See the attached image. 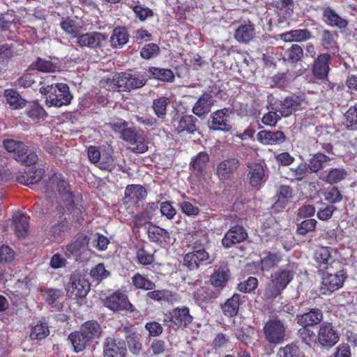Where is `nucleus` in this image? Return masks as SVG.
<instances>
[{
  "label": "nucleus",
  "mask_w": 357,
  "mask_h": 357,
  "mask_svg": "<svg viewBox=\"0 0 357 357\" xmlns=\"http://www.w3.org/2000/svg\"><path fill=\"white\" fill-rule=\"evenodd\" d=\"M170 100L167 97H160L153 101L152 108L155 114L161 119H164L167 114V107Z\"/></svg>",
  "instance_id": "nucleus-41"
},
{
  "label": "nucleus",
  "mask_w": 357,
  "mask_h": 357,
  "mask_svg": "<svg viewBox=\"0 0 357 357\" xmlns=\"http://www.w3.org/2000/svg\"><path fill=\"white\" fill-rule=\"evenodd\" d=\"M171 321L178 327H186L192 323L193 320L192 316L190 314L189 308L183 307L181 308L176 307L169 312V315L164 321Z\"/></svg>",
  "instance_id": "nucleus-18"
},
{
  "label": "nucleus",
  "mask_w": 357,
  "mask_h": 357,
  "mask_svg": "<svg viewBox=\"0 0 357 357\" xmlns=\"http://www.w3.org/2000/svg\"><path fill=\"white\" fill-rule=\"evenodd\" d=\"M43 170L42 169H36L34 172L32 170L25 171L17 176L16 180L23 185L30 186L39 182L43 178Z\"/></svg>",
  "instance_id": "nucleus-32"
},
{
  "label": "nucleus",
  "mask_w": 357,
  "mask_h": 357,
  "mask_svg": "<svg viewBox=\"0 0 357 357\" xmlns=\"http://www.w3.org/2000/svg\"><path fill=\"white\" fill-rule=\"evenodd\" d=\"M228 109L225 108L213 112L211 115L212 120L208 121V127L214 130L228 131L231 126L228 124L227 120V113Z\"/></svg>",
  "instance_id": "nucleus-23"
},
{
  "label": "nucleus",
  "mask_w": 357,
  "mask_h": 357,
  "mask_svg": "<svg viewBox=\"0 0 357 357\" xmlns=\"http://www.w3.org/2000/svg\"><path fill=\"white\" fill-rule=\"evenodd\" d=\"M54 87H55V92L47 97V105L59 107L70 104L73 96L69 91L68 86L66 84L59 83Z\"/></svg>",
  "instance_id": "nucleus-8"
},
{
  "label": "nucleus",
  "mask_w": 357,
  "mask_h": 357,
  "mask_svg": "<svg viewBox=\"0 0 357 357\" xmlns=\"http://www.w3.org/2000/svg\"><path fill=\"white\" fill-rule=\"evenodd\" d=\"M344 121L343 124L349 130H357V103L351 106L344 113Z\"/></svg>",
  "instance_id": "nucleus-40"
},
{
  "label": "nucleus",
  "mask_w": 357,
  "mask_h": 357,
  "mask_svg": "<svg viewBox=\"0 0 357 357\" xmlns=\"http://www.w3.org/2000/svg\"><path fill=\"white\" fill-rule=\"evenodd\" d=\"M229 278V270L228 265L225 262H222L220 266L214 270L213 273L211 276L210 281L211 284L215 287H223Z\"/></svg>",
  "instance_id": "nucleus-27"
},
{
  "label": "nucleus",
  "mask_w": 357,
  "mask_h": 357,
  "mask_svg": "<svg viewBox=\"0 0 357 357\" xmlns=\"http://www.w3.org/2000/svg\"><path fill=\"white\" fill-rule=\"evenodd\" d=\"M68 225L66 221H61L53 225L49 231V235L52 238L54 241H61L62 240L63 234L68 229Z\"/></svg>",
  "instance_id": "nucleus-48"
},
{
  "label": "nucleus",
  "mask_w": 357,
  "mask_h": 357,
  "mask_svg": "<svg viewBox=\"0 0 357 357\" xmlns=\"http://www.w3.org/2000/svg\"><path fill=\"white\" fill-rule=\"evenodd\" d=\"M127 345L130 351L134 355H139L142 349V345L139 337L135 334H127L126 335Z\"/></svg>",
  "instance_id": "nucleus-52"
},
{
  "label": "nucleus",
  "mask_w": 357,
  "mask_h": 357,
  "mask_svg": "<svg viewBox=\"0 0 357 357\" xmlns=\"http://www.w3.org/2000/svg\"><path fill=\"white\" fill-rule=\"evenodd\" d=\"M301 326L302 327L298 330V335L302 340V341L308 345H310L312 342H315V333L308 328V326H305L303 324Z\"/></svg>",
  "instance_id": "nucleus-54"
},
{
  "label": "nucleus",
  "mask_w": 357,
  "mask_h": 357,
  "mask_svg": "<svg viewBox=\"0 0 357 357\" xmlns=\"http://www.w3.org/2000/svg\"><path fill=\"white\" fill-rule=\"evenodd\" d=\"M251 333H253V331L250 327H242L236 329L235 332L236 338L247 346L252 343Z\"/></svg>",
  "instance_id": "nucleus-56"
},
{
  "label": "nucleus",
  "mask_w": 357,
  "mask_h": 357,
  "mask_svg": "<svg viewBox=\"0 0 357 357\" xmlns=\"http://www.w3.org/2000/svg\"><path fill=\"white\" fill-rule=\"evenodd\" d=\"M296 269V267L294 263H289L275 271L271 275V278L278 283L279 286L285 289L293 280Z\"/></svg>",
  "instance_id": "nucleus-15"
},
{
  "label": "nucleus",
  "mask_w": 357,
  "mask_h": 357,
  "mask_svg": "<svg viewBox=\"0 0 357 357\" xmlns=\"http://www.w3.org/2000/svg\"><path fill=\"white\" fill-rule=\"evenodd\" d=\"M278 357H304L303 353L295 344H289L280 348L278 352Z\"/></svg>",
  "instance_id": "nucleus-49"
},
{
  "label": "nucleus",
  "mask_w": 357,
  "mask_h": 357,
  "mask_svg": "<svg viewBox=\"0 0 357 357\" xmlns=\"http://www.w3.org/2000/svg\"><path fill=\"white\" fill-rule=\"evenodd\" d=\"M284 289L279 286L278 283L275 282V281L271 278L264 289V297L266 300H273L277 296H280Z\"/></svg>",
  "instance_id": "nucleus-43"
},
{
  "label": "nucleus",
  "mask_w": 357,
  "mask_h": 357,
  "mask_svg": "<svg viewBox=\"0 0 357 357\" xmlns=\"http://www.w3.org/2000/svg\"><path fill=\"white\" fill-rule=\"evenodd\" d=\"M160 52V48L155 43L145 45L141 50L140 54L143 59H149L156 56Z\"/></svg>",
  "instance_id": "nucleus-60"
},
{
  "label": "nucleus",
  "mask_w": 357,
  "mask_h": 357,
  "mask_svg": "<svg viewBox=\"0 0 357 357\" xmlns=\"http://www.w3.org/2000/svg\"><path fill=\"white\" fill-rule=\"evenodd\" d=\"M132 10L135 13L136 17L139 18L140 21H144L147 18L152 17L153 15L152 10L142 5H136L133 6Z\"/></svg>",
  "instance_id": "nucleus-62"
},
{
  "label": "nucleus",
  "mask_w": 357,
  "mask_h": 357,
  "mask_svg": "<svg viewBox=\"0 0 357 357\" xmlns=\"http://www.w3.org/2000/svg\"><path fill=\"white\" fill-rule=\"evenodd\" d=\"M214 261V257H210L205 248L199 245H195L193 251L186 254L184 256L183 266L192 271L197 269L200 264H211Z\"/></svg>",
  "instance_id": "nucleus-4"
},
{
  "label": "nucleus",
  "mask_w": 357,
  "mask_h": 357,
  "mask_svg": "<svg viewBox=\"0 0 357 357\" xmlns=\"http://www.w3.org/2000/svg\"><path fill=\"white\" fill-rule=\"evenodd\" d=\"M257 139L264 144H280L284 142L285 136L281 131L261 130L257 135Z\"/></svg>",
  "instance_id": "nucleus-29"
},
{
  "label": "nucleus",
  "mask_w": 357,
  "mask_h": 357,
  "mask_svg": "<svg viewBox=\"0 0 357 357\" xmlns=\"http://www.w3.org/2000/svg\"><path fill=\"white\" fill-rule=\"evenodd\" d=\"M304 100V97L302 96L292 95L284 100L275 101L268 107V109L277 110L282 116L288 117L303 108L302 105Z\"/></svg>",
  "instance_id": "nucleus-3"
},
{
  "label": "nucleus",
  "mask_w": 357,
  "mask_h": 357,
  "mask_svg": "<svg viewBox=\"0 0 357 357\" xmlns=\"http://www.w3.org/2000/svg\"><path fill=\"white\" fill-rule=\"evenodd\" d=\"M219 293L210 288H202L195 294L197 299L202 301H208L218 297Z\"/></svg>",
  "instance_id": "nucleus-63"
},
{
  "label": "nucleus",
  "mask_w": 357,
  "mask_h": 357,
  "mask_svg": "<svg viewBox=\"0 0 357 357\" xmlns=\"http://www.w3.org/2000/svg\"><path fill=\"white\" fill-rule=\"evenodd\" d=\"M247 237L248 234L242 226L234 225L225 234L222 243L225 248H229L234 244L243 242Z\"/></svg>",
  "instance_id": "nucleus-19"
},
{
  "label": "nucleus",
  "mask_w": 357,
  "mask_h": 357,
  "mask_svg": "<svg viewBox=\"0 0 357 357\" xmlns=\"http://www.w3.org/2000/svg\"><path fill=\"white\" fill-rule=\"evenodd\" d=\"M330 158L324 153H318L312 156L309 160L308 167L311 172H317L319 169L323 168L324 164L326 163Z\"/></svg>",
  "instance_id": "nucleus-45"
},
{
  "label": "nucleus",
  "mask_w": 357,
  "mask_h": 357,
  "mask_svg": "<svg viewBox=\"0 0 357 357\" xmlns=\"http://www.w3.org/2000/svg\"><path fill=\"white\" fill-rule=\"evenodd\" d=\"M241 303V296L234 294L233 296L229 298L222 306V310L225 315L227 317H234L238 312L239 305Z\"/></svg>",
  "instance_id": "nucleus-37"
},
{
  "label": "nucleus",
  "mask_w": 357,
  "mask_h": 357,
  "mask_svg": "<svg viewBox=\"0 0 357 357\" xmlns=\"http://www.w3.org/2000/svg\"><path fill=\"white\" fill-rule=\"evenodd\" d=\"M266 339L273 344H280L284 340L286 328L277 317L270 319L264 326Z\"/></svg>",
  "instance_id": "nucleus-5"
},
{
  "label": "nucleus",
  "mask_w": 357,
  "mask_h": 357,
  "mask_svg": "<svg viewBox=\"0 0 357 357\" xmlns=\"http://www.w3.org/2000/svg\"><path fill=\"white\" fill-rule=\"evenodd\" d=\"M29 217L22 212H16L13 216L12 227L18 237L25 236L29 230Z\"/></svg>",
  "instance_id": "nucleus-25"
},
{
  "label": "nucleus",
  "mask_w": 357,
  "mask_h": 357,
  "mask_svg": "<svg viewBox=\"0 0 357 357\" xmlns=\"http://www.w3.org/2000/svg\"><path fill=\"white\" fill-rule=\"evenodd\" d=\"M109 41L113 48L121 47L126 44L128 41V33L126 28H115L113 30Z\"/></svg>",
  "instance_id": "nucleus-36"
},
{
  "label": "nucleus",
  "mask_w": 357,
  "mask_h": 357,
  "mask_svg": "<svg viewBox=\"0 0 357 357\" xmlns=\"http://www.w3.org/2000/svg\"><path fill=\"white\" fill-rule=\"evenodd\" d=\"M331 59V55L329 53H322L314 58L312 73L317 79H325L328 77Z\"/></svg>",
  "instance_id": "nucleus-16"
},
{
  "label": "nucleus",
  "mask_w": 357,
  "mask_h": 357,
  "mask_svg": "<svg viewBox=\"0 0 357 357\" xmlns=\"http://www.w3.org/2000/svg\"><path fill=\"white\" fill-rule=\"evenodd\" d=\"M303 306V303H301L298 313L296 314V321L298 324L314 326L321 321L323 319V312L320 309L317 307H307L303 310L301 309Z\"/></svg>",
  "instance_id": "nucleus-10"
},
{
  "label": "nucleus",
  "mask_w": 357,
  "mask_h": 357,
  "mask_svg": "<svg viewBox=\"0 0 357 357\" xmlns=\"http://www.w3.org/2000/svg\"><path fill=\"white\" fill-rule=\"evenodd\" d=\"M132 75L122 73L115 75L112 78H107L104 87L109 91H130L132 90L131 79Z\"/></svg>",
  "instance_id": "nucleus-12"
},
{
  "label": "nucleus",
  "mask_w": 357,
  "mask_h": 357,
  "mask_svg": "<svg viewBox=\"0 0 357 357\" xmlns=\"http://www.w3.org/2000/svg\"><path fill=\"white\" fill-rule=\"evenodd\" d=\"M68 339L71 342L75 351L77 353L83 351L91 343L80 329L79 331L71 333L68 336Z\"/></svg>",
  "instance_id": "nucleus-35"
},
{
  "label": "nucleus",
  "mask_w": 357,
  "mask_h": 357,
  "mask_svg": "<svg viewBox=\"0 0 357 357\" xmlns=\"http://www.w3.org/2000/svg\"><path fill=\"white\" fill-rule=\"evenodd\" d=\"M338 36L336 32L324 29L321 33L320 42L322 47L328 52L335 54L338 52V45L335 38Z\"/></svg>",
  "instance_id": "nucleus-30"
},
{
  "label": "nucleus",
  "mask_w": 357,
  "mask_h": 357,
  "mask_svg": "<svg viewBox=\"0 0 357 357\" xmlns=\"http://www.w3.org/2000/svg\"><path fill=\"white\" fill-rule=\"evenodd\" d=\"M80 330L91 342L98 339L102 333L100 324L96 321L85 322L81 326Z\"/></svg>",
  "instance_id": "nucleus-33"
},
{
  "label": "nucleus",
  "mask_w": 357,
  "mask_h": 357,
  "mask_svg": "<svg viewBox=\"0 0 357 357\" xmlns=\"http://www.w3.org/2000/svg\"><path fill=\"white\" fill-rule=\"evenodd\" d=\"M209 155L205 151L199 152L191 162V165L198 174H202L209 161Z\"/></svg>",
  "instance_id": "nucleus-42"
},
{
  "label": "nucleus",
  "mask_w": 357,
  "mask_h": 357,
  "mask_svg": "<svg viewBox=\"0 0 357 357\" xmlns=\"http://www.w3.org/2000/svg\"><path fill=\"white\" fill-rule=\"evenodd\" d=\"M317 340L321 347L331 348L338 342L339 335L331 323L324 322L319 326Z\"/></svg>",
  "instance_id": "nucleus-11"
},
{
  "label": "nucleus",
  "mask_w": 357,
  "mask_h": 357,
  "mask_svg": "<svg viewBox=\"0 0 357 357\" xmlns=\"http://www.w3.org/2000/svg\"><path fill=\"white\" fill-rule=\"evenodd\" d=\"M57 189L68 211L79 218L84 211V207L82 204V196L79 194L73 195L69 189L68 183L64 180L58 181Z\"/></svg>",
  "instance_id": "nucleus-2"
},
{
  "label": "nucleus",
  "mask_w": 357,
  "mask_h": 357,
  "mask_svg": "<svg viewBox=\"0 0 357 357\" xmlns=\"http://www.w3.org/2000/svg\"><path fill=\"white\" fill-rule=\"evenodd\" d=\"M148 236L150 241L155 243L162 242L165 241L166 238H169L168 231L159 227L149 228L148 229Z\"/></svg>",
  "instance_id": "nucleus-50"
},
{
  "label": "nucleus",
  "mask_w": 357,
  "mask_h": 357,
  "mask_svg": "<svg viewBox=\"0 0 357 357\" xmlns=\"http://www.w3.org/2000/svg\"><path fill=\"white\" fill-rule=\"evenodd\" d=\"M321 207L319 208L317 212V218L321 220H329L334 211L336 210V207L333 205L321 204Z\"/></svg>",
  "instance_id": "nucleus-58"
},
{
  "label": "nucleus",
  "mask_w": 357,
  "mask_h": 357,
  "mask_svg": "<svg viewBox=\"0 0 357 357\" xmlns=\"http://www.w3.org/2000/svg\"><path fill=\"white\" fill-rule=\"evenodd\" d=\"M66 289L70 296H75L76 298H82L88 294L90 284L81 274L73 273L70 275Z\"/></svg>",
  "instance_id": "nucleus-6"
},
{
  "label": "nucleus",
  "mask_w": 357,
  "mask_h": 357,
  "mask_svg": "<svg viewBox=\"0 0 357 357\" xmlns=\"http://www.w3.org/2000/svg\"><path fill=\"white\" fill-rule=\"evenodd\" d=\"M132 283L137 288L145 290H151L155 287L153 282L140 274H137L132 278Z\"/></svg>",
  "instance_id": "nucleus-55"
},
{
  "label": "nucleus",
  "mask_w": 357,
  "mask_h": 357,
  "mask_svg": "<svg viewBox=\"0 0 357 357\" xmlns=\"http://www.w3.org/2000/svg\"><path fill=\"white\" fill-rule=\"evenodd\" d=\"M50 333L46 323L37 324L31 330L30 337L32 340H42L45 338Z\"/></svg>",
  "instance_id": "nucleus-53"
},
{
  "label": "nucleus",
  "mask_w": 357,
  "mask_h": 357,
  "mask_svg": "<svg viewBox=\"0 0 357 357\" xmlns=\"http://www.w3.org/2000/svg\"><path fill=\"white\" fill-rule=\"evenodd\" d=\"M314 258L321 270H328V266L335 263V259L331 255V248L327 247H321L316 250L314 255ZM339 264L338 261L336 262Z\"/></svg>",
  "instance_id": "nucleus-24"
},
{
  "label": "nucleus",
  "mask_w": 357,
  "mask_h": 357,
  "mask_svg": "<svg viewBox=\"0 0 357 357\" xmlns=\"http://www.w3.org/2000/svg\"><path fill=\"white\" fill-rule=\"evenodd\" d=\"M130 150L136 153H144L148 150L147 142L143 132H139L130 144Z\"/></svg>",
  "instance_id": "nucleus-44"
},
{
  "label": "nucleus",
  "mask_w": 357,
  "mask_h": 357,
  "mask_svg": "<svg viewBox=\"0 0 357 357\" xmlns=\"http://www.w3.org/2000/svg\"><path fill=\"white\" fill-rule=\"evenodd\" d=\"M199 120L193 115H183L181 118L174 117L172 120L174 130L178 133L185 131L187 133L193 135L198 131L197 123Z\"/></svg>",
  "instance_id": "nucleus-14"
},
{
  "label": "nucleus",
  "mask_w": 357,
  "mask_h": 357,
  "mask_svg": "<svg viewBox=\"0 0 357 357\" xmlns=\"http://www.w3.org/2000/svg\"><path fill=\"white\" fill-rule=\"evenodd\" d=\"M90 275L96 281H101L109 275V272L105 269L104 264L100 263L91 269Z\"/></svg>",
  "instance_id": "nucleus-64"
},
{
  "label": "nucleus",
  "mask_w": 357,
  "mask_h": 357,
  "mask_svg": "<svg viewBox=\"0 0 357 357\" xmlns=\"http://www.w3.org/2000/svg\"><path fill=\"white\" fill-rule=\"evenodd\" d=\"M324 22L331 26L337 27L340 29H344L348 26L347 20L341 17L331 7H327L323 10Z\"/></svg>",
  "instance_id": "nucleus-28"
},
{
  "label": "nucleus",
  "mask_w": 357,
  "mask_h": 357,
  "mask_svg": "<svg viewBox=\"0 0 357 357\" xmlns=\"http://www.w3.org/2000/svg\"><path fill=\"white\" fill-rule=\"evenodd\" d=\"M255 25L250 22L241 24L235 31L234 38L240 43L248 44L255 37Z\"/></svg>",
  "instance_id": "nucleus-22"
},
{
  "label": "nucleus",
  "mask_w": 357,
  "mask_h": 357,
  "mask_svg": "<svg viewBox=\"0 0 357 357\" xmlns=\"http://www.w3.org/2000/svg\"><path fill=\"white\" fill-rule=\"evenodd\" d=\"M4 149L13 154L12 157L17 161L27 166L34 165L38 161V155L22 142L8 139L3 141Z\"/></svg>",
  "instance_id": "nucleus-1"
},
{
  "label": "nucleus",
  "mask_w": 357,
  "mask_h": 357,
  "mask_svg": "<svg viewBox=\"0 0 357 357\" xmlns=\"http://www.w3.org/2000/svg\"><path fill=\"white\" fill-rule=\"evenodd\" d=\"M126 352V344L122 340L115 337H107L104 342L105 356L115 357L117 355L123 357Z\"/></svg>",
  "instance_id": "nucleus-20"
},
{
  "label": "nucleus",
  "mask_w": 357,
  "mask_h": 357,
  "mask_svg": "<svg viewBox=\"0 0 357 357\" xmlns=\"http://www.w3.org/2000/svg\"><path fill=\"white\" fill-rule=\"evenodd\" d=\"M146 296L157 301H170L172 298L171 292L168 290H155L146 294Z\"/></svg>",
  "instance_id": "nucleus-57"
},
{
  "label": "nucleus",
  "mask_w": 357,
  "mask_h": 357,
  "mask_svg": "<svg viewBox=\"0 0 357 357\" xmlns=\"http://www.w3.org/2000/svg\"><path fill=\"white\" fill-rule=\"evenodd\" d=\"M6 102L14 109L22 108L26 105V101L23 99L20 93L13 89L5 91Z\"/></svg>",
  "instance_id": "nucleus-39"
},
{
  "label": "nucleus",
  "mask_w": 357,
  "mask_h": 357,
  "mask_svg": "<svg viewBox=\"0 0 357 357\" xmlns=\"http://www.w3.org/2000/svg\"><path fill=\"white\" fill-rule=\"evenodd\" d=\"M281 260V257L276 252H268L264 257L261 258V269L268 271L275 266Z\"/></svg>",
  "instance_id": "nucleus-47"
},
{
  "label": "nucleus",
  "mask_w": 357,
  "mask_h": 357,
  "mask_svg": "<svg viewBox=\"0 0 357 357\" xmlns=\"http://www.w3.org/2000/svg\"><path fill=\"white\" fill-rule=\"evenodd\" d=\"M317 220L312 218L302 221L297 227L296 232L300 235H305L315 229Z\"/></svg>",
  "instance_id": "nucleus-61"
},
{
  "label": "nucleus",
  "mask_w": 357,
  "mask_h": 357,
  "mask_svg": "<svg viewBox=\"0 0 357 357\" xmlns=\"http://www.w3.org/2000/svg\"><path fill=\"white\" fill-rule=\"evenodd\" d=\"M148 71L153 78L162 82H172L174 79L173 72L168 68L150 67Z\"/></svg>",
  "instance_id": "nucleus-38"
},
{
  "label": "nucleus",
  "mask_w": 357,
  "mask_h": 357,
  "mask_svg": "<svg viewBox=\"0 0 357 357\" xmlns=\"http://www.w3.org/2000/svg\"><path fill=\"white\" fill-rule=\"evenodd\" d=\"M126 125L127 123L123 122L119 125L114 124V126L119 128L121 132V137L124 141L131 144L140 131H137L135 129L132 128H126Z\"/></svg>",
  "instance_id": "nucleus-51"
},
{
  "label": "nucleus",
  "mask_w": 357,
  "mask_h": 357,
  "mask_svg": "<svg viewBox=\"0 0 357 357\" xmlns=\"http://www.w3.org/2000/svg\"><path fill=\"white\" fill-rule=\"evenodd\" d=\"M239 166L240 162L237 158H227L218 163L215 169V174L220 181L231 180Z\"/></svg>",
  "instance_id": "nucleus-13"
},
{
  "label": "nucleus",
  "mask_w": 357,
  "mask_h": 357,
  "mask_svg": "<svg viewBox=\"0 0 357 357\" xmlns=\"http://www.w3.org/2000/svg\"><path fill=\"white\" fill-rule=\"evenodd\" d=\"M248 167L250 169V183L252 186L256 187L266 181L268 176L264 165L260 163H254Z\"/></svg>",
  "instance_id": "nucleus-31"
},
{
  "label": "nucleus",
  "mask_w": 357,
  "mask_h": 357,
  "mask_svg": "<svg viewBox=\"0 0 357 357\" xmlns=\"http://www.w3.org/2000/svg\"><path fill=\"white\" fill-rule=\"evenodd\" d=\"M303 54L302 47L297 44H293L289 48L285 50L283 60L288 63L295 65L298 61H301Z\"/></svg>",
  "instance_id": "nucleus-34"
},
{
  "label": "nucleus",
  "mask_w": 357,
  "mask_h": 357,
  "mask_svg": "<svg viewBox=\"0 0 357 357\" xmlns=\"http://www.w3.org/2000/svg\"><path fill=\"white\" fill-rule=\"evenodd\" d=\"M213 104L212 95L208 93H204L199 98L192 107V112L199 117L204 116L211 111Z\"/></svg>",
  "instance_id": "nucleus-26"
},
{
  "label": "nucleus",
  "mask_w": 357,
  "mask_h": 357,
  "mask_svg": "<svg viewBox=\"0 0 357 357\" xmlns=\"http://www.w3.org/2000/svg\"><path fill=\"white\" fill-rule=\"evenodd\" d=\"M105 306L114 311L126 310L133 312L135 310L127 296L119 292H115L106 298Z\"/></svg>",
  "instance_id": "nucleus-17"
},
{
  "label": "nucleus",
  "mask_w": 357,
  "mask_h": 357,
  "mask_svg": "<svg viewBox=\"0 0 357 357\" xmlns=\"http://www.w3.org/2000/svg\"><path fill=\"white\" fill-rule=\"evenodd\" d=\"M89 238L85 234H79L77 238L66 246V255L68 257L71 256L77 257L82 255L87 249Z\"/></svg>",
  "instance_id": "nucleus-21"
},
{
  "label": "nucleus",
  "mask_w": 357,
  "mask_h": 357,
  "mask_svg": "<svg viewBox=\"0 0 357 357\" xmlns=\"http://www.w3.org/2000/svg\"><path fill=\"white\" fill-rule=\"evenodd\" d=\"M345 278L343 271H340L335 273L326 271L322 278V286L321 287V294H330L342 287Z\"/></svg>",
  "instance_id": "nucleus-9"
},
{
  "label": "nucleus",
  "mask_w": 357,
  "mask_h": 357,
  "mask_svg": "<svg viewBox=\"0 0 357 357\" xmlns=\"http://www.w3.org/2000/svg\"><path fill=\"white\" fill-rule=\"evenodd\" d=\"M347 175V170L343 168H332L328 172L326 181L331 184L337 183L344 179Z\"/></svg>",
  "instance_id": "nucleus-46"
},
{
  "label": "nucleus",
  "mask_w": 357,
  "mask_h": 357,
  "mask_svg": "<svg viewBox=\"0 0 357 357\" xmlns=\"http://www.w3.org/2000/svg\"><path fill=\"white\" fill-rule=\"evenodd\" d=\"M107 36L103 33L92 31L76 36V43L81 47L100 49L107 43Z\"/></svg>",
  "instance_id": "nucleus-7"
},
{
  "label": "nucleus",
  "mask_w": 357,
  "mask_h": 357,
  "mask_svg": "<svg viewBox=\"0 0 357 357\" xmlns=\"http://www.w3.org/2000/svg\"><path fill=\"white\" fill-rule=\"evenodd\" d=\"M44 292L45 300L50 305L54 304L58 299L63 296V292L59 289H47Z\"/></svg>",
  "instance_id": "nucleus-59"
}]
</instances>
